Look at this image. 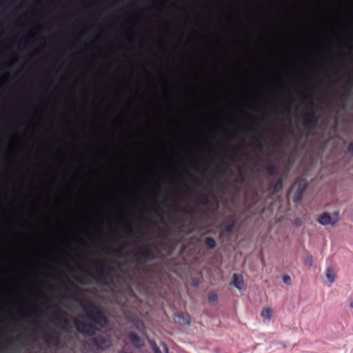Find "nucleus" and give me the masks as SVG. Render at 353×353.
Segmentation results:
<instances>
[{"label":"nucleus","mask_w":353,"mask_h":353,"mask_svg":"<svg viewBox=\"0 0 353 353\" xmlns=\"http://www.w3.org/2000/svg\"><path fill=\"white\" fill-rule=\"evenodd\" d=\"M81 305L91 322L75 319L74 325L79 333L86 336H92L86 341V345L94 350H104L110 347L112 342L108 335L100 334L95 336L99 330V326L103 327L108 323L105 314L91 301L86 304L81 303Z\"/></svg>","instance_id":"nucleus-1"},{"label":"nucleus","mask_w":353,"mask_h":353,"mask_svg":"<svg viewBox=\"0 0 353 353\" xmlns=\"http://www.w3.org/2000/svg\"><path fill=\"white\" fill-rule=\"evenodd\" d=\"M134 259L138 263H143L154 259L155 256L152 249L148 246H143L133 254Z\"/></svg>","instance_id":"nucleus-2"},{"label":"nucleus","mask_w":353,"mask_h":353,"mask_svg":"<svg viewBox=\"0 0 353 353\" xmlns=\"http://www.w3.org/2000/svg\"><path fill=\"white\" fill-rule=\"evenodd\" d=\"M317 221L320 224L323 225H334L339 221V212H335L332 215H330L328 212H325L319 216Z\"/></svg>","instance_id":"nucleus-3"},{"label":"nucleus","mask_w":353,"mask_h":353,"mask_svg":"<svg viewBox=\"0 0 353 353\" xmlns=\"http://www.w3.org/2000/svg\"><path fill=\"white\" fill-rule=\"evenodd\" d=\"M43 339L49 346L58 347L61 341L59 334L55 331H53L52 333L45 332L43 335Z\"/></svg>","instance_id":"nucleus-4"},{"label":"nucleus","mask_w":353,"mask_h":353,"mask_svg":"<svg viewBox=\"0 0 353 353\" xmlns=\"http://www.w3.org/2000/svg\"><path fill=\"white\" fill-rule=\"evenodd\" d=\"M63 315H66L63 312L55 313L52 315L51 321L59 325L61 329L66 330L68 326L69 321L66 317L63 316Z\"/></svg>","instance_id":"nucleus-5"},{"label":"nucleus","mask_w":353,"mask_h":353,"mask_svg":"<svg viewBox=\"0 0 353 353\" xmlns=\"http://www.w3.org/2000/svg\"><path fill=\"white\" fill-rule=\"evenodd\" d=\"M74 278L81 284H88L92 281H97V278L88 270H82L81 274Z\"/></svg>","instance_id":"nucleus-6"},{"label":"nucleus","mask_w":353,"mask_h":353,"mask_svg":"<svg viewBox=\"0 0 353 353\" xmlns=\"http://www.w3.org/2000/svg\"><path fill=\"white\" fill-rule=\"evenodd\" d=\"M317 124V118L314 112H307L304 117V125L308 128H314Z\"/></svg>","instance_id":"nucleus-7"},{"label":"nucleus","mask_w":353,"mask_h":353,"mask_svg":"<svg viewBox=\"0 0 353 353\" xmlns=\"http://www.w3.org/2000/svg\"><path fill=\"white\" fill-rule=\"evenodd\" d=\"M236 224V219L234 216L229 217L222 225V234H230L233 230Z\"/></svg>","instance_id":"nucleus-8"},{"label":"nucleus","mask_w":353,"mask_h":353,"mask_svg":"<svg viewBox=\"0 0 353 353\" xmlns=\"http://www.w3.org/2000/svg\"><path fill=\"white\" fill-rule=\"evenodd\" d=\"M128 338L132 344L136 347H141L143 346V341L141 337L134 332L128 334Z\"/></svg>","instance_id":"nucleus-9"},{"label":"nucleus","mask_w":353,"mask_h":353,"mask_svg":"<svg viewBox=\"0 0 353 353\" xmlns=\"http://www.w3.org/2000/svg\"><path fill=\"white\" fill-rule=\"evenodd\" d=\"M174 321L180 325H188L190 323V316L187 314L179 312L174 315Z\"/></svg>","instance_id":"nucleus-10"},{"label":"nucleus","mask_w":353,"mask_h":353,"mask_svg":"<svg viewBox=\"0 0 353 353\" xmlns=\"http://www.w3.org/2000/svg\"><path fill=\"white\" fill-rule=\"evenodd\" d=\"M96 270L101 276L108 275L110 270L109 266L103 261L97 263Z\"/></svg>","instance_id":"nucleus-11"},{"label":"nucleus","mask_w":353,"mask_h":353,"mask_svg":"<svg viewBox=\"0 0 353 353\" xmlns=\"http://www.w3.org/2000/svg\"><path fill=\"white\" fill-rule=\"evenodd\" d=\"M231 284L234 285L237 289L241 290L244 285L243 277L241 276H239L236 274H234L232 275Z\"/></svg>","instance_id":"nucleus-12"},{"label":"nucleus","mask_w":353,"mask_h":353,"mask_svg":"<svg viewBox=\"0 0 353 353\" xmlns=\"http://www.w3.org/2000/svg\"><path fill=\"white\" fill-rule=\"evenodd\" d=\"M352 86H353V78H351L348 80L347 84L344 87V88L345 89V92L343 93V94L342 96V99H347V98H349V97L350 95V90Z\"/></svg>","instance_id":"nucleus-13"},{"label":"nucleus","mask_w":353,"mask_h":353,"mask_svg":"<svg viewBox=\"0 0 353 353\" xmlns=\"http://www.w3.org/2000/svg\"><path fill=\"white\" fill-rule=\"evenodd\" d=\"M150 343L151 345L152 349L154 353H163L161 350L157 346L155 343L153 341H150ZM161 346L163 347V350L165 353H168V348L167 345L164 343H161Z\"/></svg>","instance_id":"nucleus-14"},{"label":"nucleus","mask_w":353,"mask_h":353,"mask_svg":"<svg viewBox=\"0 0 353 353\" xmlns=\"http://www.w3.org/2000/svg\"><path fill=\"white\" fill-rule=\"evenodd\" d=\"M294 185L296 187V191L299 192V195L303 194L307 188V182L305 180L301 179L297 181Z\"/></svg>","instance_id":"nucleus-15"},{"label":"nucleus","mask_w":353,"mask_h":353,"mask_svg":"<svg viewBox=\"0 0 353 353\" xmlns=\"http://www.w3.org/2000/svg\"><path fill=\"white\" fill-rule=\"evenodd\" d=\"M272 310H271V308L267 307H265L263 309V310L261 312V316L264 319H266L268 321H269L272 318Z\"/></svg>","instance_id":"nucleus-16"},{"label":"nucleus","mask_w":353,"mask_h":353,"mask_svg":"<svg viewBox=\"0 0 353 353\" xmlns=\"http://www.w3.org/2000/svg\"><path fill=\"white\" fill-rule=\"evenodd\" d=\"M204 243L208 249H213L216 246L215 240L210 236L205 237L204 239Z\"/></svg>","instance_id":"nucleus-17"},{"label":"nucleus","mask_w":353,"mask_h":353,"mask_svg":"<svg viewBox=\"0 0 353 353\" xmlns=\"http://www.w3.org/2000/svg\"><path fill=\"white\" fill-rule=\"evenodd\" d=\"M266 169L270 176H276L279 173L277 168L273 164L268 165Z\"/></svg>","instance_id":"nucleus-18"},{"label":"nucleus","mask_w":353,"mask_h":353,"mask_svg":"<svg viewBox=\"0 0 353 353\" xmlns=\"http://www.w3.org/2000/svg\"><path fill=\"white\" fill-rule=\"evenodd\" d=\"M265 140L263 135H261L259 138L255 139V147L259 151L262 152L263 150V144L261 142L260 139Z\"/></svg>","instance_id":"nucleus-19"},{"label":"nucleus","mask_w":353,"mask_h":353,"mask_svg":"<svg viewBox=\"0 0 353 353\" xmlns=\"http://www.w3.org/2000/svg\"><path fill=\"white\" fill-rule=\"evenodd\" d=\"M283 188V181L281 178H279L276 183L273 185L272 189L274 192L280 191Z\"/></svg>","instance_id":"nucleus-20"},{"label":"nucleus","mask_w":353,"mask_h":353,"mask_svg":"<svg viewBox=\"0 0 353 353\" xmlns=\"http://www.w3.org/2000/svg\"><path fill=\"white\" fill-rule=\"evenodd\" d=\"M197 199H199L200 203L203 205H208L210 204V200L208 197L205 194H200L197 196Z\"/></svg>","instance_id":"nucleus-21"},{"label":"nucleus","mask_w":353,"mask_h":353,"mask_svg":"<svg viewBox=\"0 0 353 353\" xmlns=\"http://www.w3.org/2000/svg\"><path fill=\"white\" fill-rule=\"evenodd\" d=\"M326 276L330 283H333L335 279V274L333 270L330 268H328L326 270Z\"/></svg>","instance_id":"nucleus-22"},{"label":"nucleus","mask_w":353,"mask_h":353,"mask_svg":"<svg viewBox=\"0 0 353 353\" xmlns=\"http://www.w3.org/2000/svg\"><path fill=\"white\" fill-rule=\"evenodd\" d=\"M312 98H313V95H312V94H311V93H308V94H305V95H303V97H302V99H303L302 101H303V103H305V102H306V101H310V105L311 107H313V106L314 105V103L312 101Z\"/></svg>","instance_id":"nucleus-23"},{"label":"nucleus","mask_w":353,"mask_h":353,"mask_svg":"<svg viewBox=\"0 0 353 353\" xmlns=\"http://www.w3.org/2000/svg\"><path fill=\"white\" fill-rule=\"evenodd\" d=\"M208 301L210 303H215L218 300V296L214 292H209L208 295Z\"/></svg>","instance_id":"nucleus-24"},{"label":"nucleus","mask_w":353,"mask_h":353,"mask_svg":"<svg viewBox=\"0 0 353 353\" xmlns=\"http://www.w3.org/2000/svg\"><path fill=\"white\" fill-rule=\"evenodd\" d=\"M305 265H307V267H311L312 265V263H313V258L311 255H307L305 258Z\"/></svg>","instance_id":"nucleus-25"},{"label":"nucleus","mask_w":353,"mask_h":353,"mask_svg":"<svg viewBox=\"0 0 353 353\" xmlns=\"http://www.w3.org/2000/svg\"><path fill=\"white\" fill-rule=\"evenodd\" d=\"M302 195H303V194H300V195H299V192H297V191L296 190L295 196H294V202H298V201H301V199H302Z\"/></svg>","instance_id":"nucleus-26"},{"label":"nucleus","mask_w":353,"mask_h":353,"mask_svg":"<svg viewBox=\"0 0 353 353\" xmlns=\"http://www.w3.org/2000/svg\"><path fill=\"white\" fill-rule=\"evenodd\" d=\"M283 282L285 283V284H288L289 285L291 282V279H290V276H288V275H284L283 276Z\"/></svg>","instance_id":"nucleus-27"},{"label":"nucleus","mask_w":353,"mask_h":353,"mask_svg":"<svg viewBox=\"0 0 353 353\" xmlns=\"http://www.w3.org/2000/svg\"><path fill=\"white\" fill-rule=\"evenodd\" d=\"M347 151L350 153L353 154V141L349 143L347 147Z\"/></svg>","instance_id":"nucleus-28"},{"label":"nucleus","mask_w":353,"mask_h":353,"mask_svg":"<svg viewBox=\"0 0 353 353\" xmlns=\"http://www.w3.org/2000/svg\"><path fill=\"white\" fill-rule=\"evenodd\" d=\"M110 251H111V252H108V253L110 254H113V255H116V256H120L121 255L120 250H110Z\"/></svg>","instance_id":"nucleus-29"},{"label":"nucleus","mask_w":353,"mask_h":353,"mask_svg":"<svg viewBox=\"0 0 353 353\" xmlns=\"http://www.w3.org/2000/svg\"><path fill=\"white\" fill-rule=\"evenodd\" d=\"M172 210L174 212H177L179 210H181V209H180L178 206L176 205H174L172 207ZM183 212L185 213L186 212L183 210H182Z\"/></svg>","instance_id":"nucleus-30"},{"label":"nucleus","mask_w":353,"mask_h":353,"mask_svg":"<svg viewBox=\"0 0 353 353\" xmlns=\"http://www.w3.org/2000/svg\"><path fill=\"white\" fill-rule=\"evenodd\" d=\"M137 327L139 330H140V329H141V327H143H143H144V324H143V322H141V321H138V322H137Z\"/></svg>","instance_id":"nucleus-31"},{"label":"nucleus","mask_w":353,"mask_h":353,"mask_svg":"<svg viewBox=\"0 0 353 353\" xmlns=\"http://www.w3.org/2000/svg\"><path fill=\"white\" fill-rule=\"evenodd\" d=\"M18 340V339H11L8 343V345L10 346V345H13L14 342Z\"/></svg>","instance_id":"nucleus-32"},{"label":"nucleus","mask_w":353,"mask_h":353,"mask_svg":"<svg viewBox=\"0 0 353 353\" xmlns=\"http://www.w3.org/2000/svg\"><path fill=\"white\" fill-rule=\"evenodd\" d=\"M350 306L353 308V299L350 301Z\"/></svg>","instance_id":"nucleus-33"},{"label":"nucleus","mask_w":353,"mask_h":353,"mask_svg":"<svg viewBox=\"0 0 353 353\" xmlns=\"http://www.w3.org/2000/svg\"><path fill=\"white\" fill-rule=\"evenodd\" d=\"M152 211L154 212L156 215H159V213L156 210L152 209Z\"/></svg>","instance_id":"nucleus-34"},{"label":"nucleus","mask_w":353,"mask_h":353,"mask_svg":"<svg viewBox=\"0 0 353 353\" xmlns=\"http://www.w3.org/2000/svg\"><path fill=\"white\" fill-rule=\"evenodd\" d=\"M128 232L130 234H132V231L130 229H129V230H128Z\"/></svg>","instance_id":"nucleus-35"},{"label":"nucleus","mask_w":353,"mask_h":353,"mask_svg":"<svg viewBox=\"0 0 353 353\" xmlns=\"http://www.w3.org/2000/svg\"><path fill=\"white\" fill-rule=\"evenodd\" d=\"M195 184H196V185H200V183H199V182L196 181H195Z\"/></svg>","instance_id":"nucleus-36"}]
</instances>
